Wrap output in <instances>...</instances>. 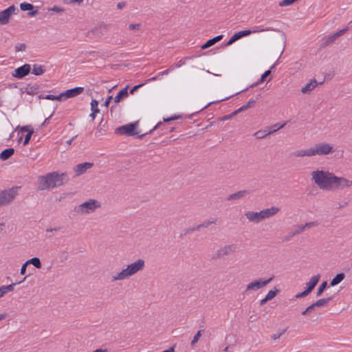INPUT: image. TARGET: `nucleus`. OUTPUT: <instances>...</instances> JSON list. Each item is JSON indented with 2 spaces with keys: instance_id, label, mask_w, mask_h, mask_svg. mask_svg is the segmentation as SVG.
Here are the masks:
<instances>
[{
  "instance_id": "f257e3e1",
  "label": "nucleus",
  "mask_w": 352,
  "mask_h": 352,
  "mask_svg": "<svg viewBox=\"0 0 352 352\" xmlns=\"http://www.w3.org/2000/svg\"><path fill=\"white\" fill-rule=\"evenodd\" d=\"M311 179L322 190H333L335 174L329 171L316 170L311 173Z\"/></svg>"
},
{
  "instance_id": "f03ea898",
  "label": "nucleus",
  "mask_w": 352,
  "mask_h": 352,
  "mask_svg": "<svg viewBox=\"0 0 352 352\" xmlns=\"http://www.w3.org/2000/svg\"><path fill=\"white\" fill-rule=\"evenodd\" d=\"M334 152L333 146L327 142L316 144L314 146L307 150H298L292 154L296 157H311L314 155H327Z\"/></svg>"
},
{
  "instance_id": "7ed1b4c3",
  "label": "nucleus",
  "mask_w": 352,
  "mask_h": 352,
  "mask_svg": "<svg viewBox=\"0 0 352 352\" xmlns=\"http://www.w3.org/2000/svg\"><path fill=\"white\" fill-rule=\"evenodd\" d=\"M66 177L65 173L58 174L56 172L48 173L45 176H40L38 177L39 188L41 190H45L60 186L64 184Z\"/></svg>"
},
{
  "instance_id": "20e7f679",
  "label": "nucleus",
  "mask_w": 352,
  "mask_h": 352,
  "mask_svg": "<svg viewBox=\"0 0 352 352\" xmlns=\"http://www.w3.org/2000/svg\"><path fill=\"white\" fill-rule=\"evenodd\" d=\"M145 262L143 259L139 258L135 262L128 265L126 268L123 269L121 272L116 275L111 277V281L122 280L129 278L134 275L138 272L144 269Z\"/></svg>"
},
{
  "instance_id": "39448f33",
  "label": "nucleus",
  "mask_w": 352,
  "mask_h": 352,
  "mask_svg": "<svg viewBox=\"0 0 352 352\" xmlns=\"http://www.w3.org/2000/svg\"><path fill=\"white\" fill-rule=\"evenodd\" d=\"M263 31H276V30L272 28H266L261 29L259 27H254L252 30H245L239 31V32L234 33L230 37V38L226 43V45L227 46L230 45L232 43H234V42H236V41H238L239 39H240L244 36H249L252 33L261 32Z\"/></svg>"
},
{
  "instance_id": "423d86ee",
  "label": "nucleus",
  "mask_w": 352,
  "mask_h": 352,
  "mask_svg": "<svg viewBox=\"0 0 352 352\" xmlns=\"http://www.w3.org/2000/svg\"><path fill=\"white\" fill-rule=\"evenodd\" d=\"M19 187L15 186L0 191V207L10 204L18 195Z\"/></svg>"
},
{
  "instance_id": "0eeeda50",
  "label": "nucleus",
  "mask_w": 352,
  "mask_h": 352,
  "mask_svg": "<svg viewBox=\"0 0 352 352\" xmlns=\"http://www.w3.org/2000/svg\"><path fill=\"white\" fill-rule=\"evenodd\" d=\"M139 122L136 121L127 124H124L117 127L115 129V133L124 135L126 136H133L138 135L139 132L137 131Z\"/></svg>"
},
{
  "instance_id": "6e6552de",
  "label": "nucleus",
  "mask_w": 352,
  "mask_h": 352,
  "mask_svg": "<svg viewBox=\"0 0 352 352\" xmlns=\"http://www.w3.org/2000/svg\"><path fill=\"white\" fill-rule=\"evenodd\" d=\"M274 276L272 275L270 278H269L267 280H264L262 279L254 280L252 281L251 283H250L247 285L245 292H248L250 290H254V291L258 290V289L265 287L267 284H269L274 279Z\"/></svg>"
},
{
  "instance_id": "1a4fd4ad",
  "label": "nucleus",
  "mask_w": 352,
  "mask_h": 352,
  "mask_svg": "<svg viewBox=\"0 0 352 352\" xmlns=\"http://www.w3.org/2000/svg\"><path fill=\"white\" fill-rule=\"evenodd\" d=\"M100 207L99 201L95 199H89L79 206L82 213H89L94 212L96 208Z\"/></svg>"
},
{
  "instance_id": "9d476101",
  "label": "nucleus",
  "mask_w": 352,
  "mask_h": 352,
  "mask_svg": "<svg viewBox=\"0 0 352 352\" xmlns=\"http://www.w3.org/2000/svg\"><path fill=\"white\" fill-rule=\"evenodd\" d=\"M352 186V181L344 177H338L335 175L333 190L349 188Z\"/></svg>"
},
{
  "instance_id": "9b49d317",
  "label": "nucleus",
  "mask_w": 352,
  "mask_h": 352,
  "mask_svg": "<svg viewBox=\"0 0 352 352\" xmlns=\"http://www.w3.org/2000/svg\"><path fill=\"white\" fill-rule=\"evenodd\" d=\"M31 70V67L29 64H25L16 69L12 73L14 78L21 79L29 74Z\"/></svg>"
},
{
  "instance_id": "f8f14e48",
  "label": "nucleus",
  "mask_w": 352,
  "mask_h": 352,
  "mask_svg": "<svg viewBox=\"0 0 352 352\" xmlns=\"http://www.w3.org/2000/svg\"><path fill=\"white\" fill-rule=\"evenodd\" d=\"M236 250V245H225L222 248H220L215 256H213V258H221L224 256L230 255V254L234 252Z\"/></svg>"
},
{
  "instance_id": "ddd939ff",
  "label": "nucleus",
  "mask_w": 352,
  "mask_h": 352,
  "mask_svg": "<svg viewBox=\"0 0 352 352\" xmlns=\"http://www.w3.org/2000/svg\"><path fill=\"white\" fill-rule=\"evenodd\" d=\"M84 90L83 87H76L72 89H67L63 92H62V96L63 100H65L68 98L75 97L81 93H82Z\"/></svg>"
},
{
  "instance_id": "4468645a",
  "label": "nucleus",
  "mask_w": 352,
  "mask_h": 352,
  "mask_svg": "<svg viewBox=\"0 0 352 352\" xmlns=\"http://www.w3.org/2000/svg\"><path fill=\"white\" fill-rule=\"evenodd\" d=\"M94 164L91 162H83L78 164L74 167L76 176H79L85 173L88 169L93 167Z\"/></svg>"
},
{
  "instance_id": "2eb2a0df",
  "label": "nucleus",
  "mask_w": 352,
  "mask_h": 352,
  "mask_svg": "<svg viewBox=\"0 0 352 352\" xmlns=\"http://www.w3.org/2000/svg\"><path fill=\"white\" fill-rule=\"evenodd\" d=\"M245 216L250 222H253L255 223H258L264 220L263 218L261 211H248L245 212Z\"/></svg>"
},
{
  "instance_id": "dca6fc26",
  "label": "nucleus",
  "mask_w": 352,
  "mask_h": 352,
  "mask_svg": "<svg viewBox=\"0 0 352 352\" xmlns=\"http://www.w3.org/2000/svg\"><path fill=\"white\" fill-rule=\"evenodd\" d=\"M318 225H319V223L317 221L306 223L305 225H298L297 226V228L292 233V236L302 233L307 228L309 229V228H311L312 227L318 226Z\"/></svg>"
},
{
  "instance_id": "f3484780",
  "label": "nucleus",
  "mask_w": 352,
  "mask_h": 352,
  "mask_svg": "<svg viewBox=\"0 0 352 352\" xmlns=\"http://www.w3.org/2000/svg\"><path fill=\"white\" fill-rule=\"evenodd\" d=\"M20 8L22 11H28V14L31 16H35L38 11L34 8V6L28 2H23L20 4Z\"/></svg>"
},
{
  "instance_id": "a211bd4d",
  "label": "nucleus",
  "mask_w": 352,
  "mask_h": 352,
  "mask_svg": "<svg viewBox=\"0 0 352 352\" xmlns=\"http://www.w3.org/2000/svg\"><path fill=\"white\" fill-rule=\"evenodd\" d=\"M280 209L278 207L272 206L270 208L263 209L261 211L263 219H268L279 212Z\"/></svg>"
},
{
  "instance_id": "6ab92c4d",
  "label": "nucleus",
  "mask_w": 352,
  "mask_h": 352,
  "mask_svg": "<svg viewBox=\"0 0 352 352\" xmlns=\"http://www.w3.org/2000/svg\"><path fill=\"white\" fill-rule=\"evenodd\" d=\"M320 278V274L315 275L311 278L309 281L306 284L305 289L310 294L314 287L316 286L318 283L319 282Z\"/></svg>"
},
{
  "instance_id": "aec40b11",
  "label": "nucleus",
  "mask_w": 352,
  "mask_h": 352,
  "mask_svg": "<svg viewBox=\"0 0 352 352\" xmlns=\"http://www.w3.org/2000/svg\"><path fill=\"white\" fill-rule=\"evenodd\" d=\"M27 276L24 277L22 281L18 283H14L8 285H3L0 287V298L3 297L8 292H12L14 289V286L16 284H21L23 281L26 279Z\"/></svg>"
},
{
  "instance_id": "412c9836",
  "label": "nucleus",
  "mask_w": 352,
  "mask_h": 352,
  "mask_svg": "<svg viewBox=\"0 0 352 352\" xmlns=\"http://www.w3.org/2000/svg\"><path fill=\"white\" fill-rule=\"evenodd\" d=\"M250 194V191H249V190H240V191H238L236 192H234L233 194L228 195L227 197V199L228 201L239 199H241V198L244 197L245 195H248Z\"/></svg>"
},
{
  "instance_id": "4be33fe9",
  "label": "nucleus",
  "mask_w": 352,
  "mask_h": 352,
  "mask_svg": "<svg viewBox=\"0 0 352 352\" xmlns=\"http://www.w3.org/2000/svg\"><path fill=\"white\" fill-rule=\"evenodd\" d=\"M129 87V85L125 86L123 89H122L115 96L114 102L116 103H118L121 101L124 98H126L129 95L128 89Z\"/></svg>"
},
{
  "instance_id": "5701e85b",
  "label": "nucleus",
  "mask_w": 352,
  "mask_h": 352,
  "mask_svg": "<svg viewBox=\"0 0 352 352\" xmlns=\"http://www.w3.org/2000/svg\"><path fill=\"white\" fill-rule=\"evenodd\" d=\"M223 36L222 34L218 35L217 36H214L208 41H207L202 46L201 49L204 50L208 47H211L212 45H214L216 43L220 41L223 38Z\"/></svg>"
},
{
  "instance_id": "b1692460",
  "label": "nucleus",
  "mask_w": 352,
  "mask_h": 352,
  "mask_svg": "<svg viewBox=\"0 0 352 352\" xmlns=\"http://www.w3.org/2000/svg\"><path fill=\"white\" fill-rule=\"evenodd\" d=\"M14 153V149L13 148H8L4 149L0 153V159L2 161L8 160Z\"/></svg>"
},
{
  "instance_id": "393cba45",
  "label": "nucleus",
  "mask_w": 352,
  "mask_h": 352,
  "mask_svg": "<svg viewBox=\"0 0 352 352\" xmlns=\"http://www.w3.org/2000/svg\"><path fill=\"white\" fill-rule=\"evenodd\" d=\"M345 278V274L343 272L337 274L330 282V286L334 287L341 283Z\"/></svg>"
},
{
  "instance_id": "a878e982",
  "label": "nucleus",
  "mask_w": 352,
  "mask_h": 352,
  "mask_svg": "<svg viewBox=\"0 0 352 352\" xmlns=\"http://www.w3.org/2000/svg\"><path fill=\"white\" fill-rule=\"evenodd\" d=\"M11 16L3 10L0 12V25H4L9 23Z\"/></svg>"
},
{
  "instance_id": "bb28decb",
  "label": "nucleus",
  "mask_w": 352,
  "mask_h": 352,
  "mask_svg": "<svg viewBox=\"0 0 352 352\" xmlns=\"http://www.w3.org/2000/svg\"><path fill=\"white\" fill-rule=\"evenodd\" d=\"M317 85V81L316 80H311L305 87L301 89V92L307 94L311 91Z\"/></svg>"
},
{
  "instance_id": "cd10ccee",
  "label": "nucleus",
  "mask_w": 352,
  "mask_h": 352,
  "mask_svg": "<svg viewBox=\"0 0 352 352\" xmlns=\"http://www.w3.org/2000/svg\"><path fill=\"white\" fill-rule=\"evenodd\" d=\"M45 72V66L43 65H34L32 68V73L36 76H39L43 74Z\"/></svg>"
},
{
  "instance_id": "c85d7f7f",
  "label": "nucleus",
  "mask_w": 352,
  "mask_h": 352,
  "mask_svg": "<svg viewBox=\"0 0 352 352\" xmlns=\"http://www.w3.org/2000/svg\"><path fill=\"white\" fill-rule=\"evenodd\" d=\"M40 98H44L47 100H58V101H63L62 93L60 94L58 96H54L52 94H48L45 96H39Z\"/></svg>"
},
{
  "instance_id": "c756f323",
  "label": "nucleus",
  "mask_w": 352,
  "mask_h": 352,
  "mask_svg": "<svg viewBox=\"0 0 352 352\" xmlns=\"http://www.w3.org/2000/svg\"><path fill=\"white\" fill-rule=\"evenodd\" d=\"M28 263L33 265L36 268L40 269L41 268V260L38 257H33L27 261Z\"/></svg>"
},
{
  "instance_id": "7c9ffc66",
  "label": "nucleus",
  "mask_w": 352,
  "mask_h": 352,
  "mask_svg": "<svg viewBox=\"0 0 352 352\" xmlns=\"http://www.w3.org/2000/svg\"><path fill=\"white\" fill-rule=\"evenodd\" d=\"M332 298L333 297L331 296L326 298H320L316 301L314 302V305L316 306V307L324 306L329 303L332 300Z\"/></svg>"
},
{
  "instance_id": "2f4dec72",
  "label": "nucleus",
  "mask_w": 352,
  "mask_h": 352,
  "mask_svg": "<svg viewBox=\"0 0 352 352\" xmlns=\"http://www.w3.org/2000/svg\"><path fill=\"white\" fill-rule=\"evenodd\" d=\"M272 133H273V131H269L267 132L266 131L260 130L256 131L254 135L256 139H263Z\"/></svg>"
},
{
  "instance_id": "473e14b6",
  "label": "nucleus",
  "mask_w": 352,
  "mask_h": 352,
  "mask_svg": "<svg viewBox=\"0 0 352 352\" xmlns=\"http://www.w3.org/2000/svg\"><path fill=\"white\" fill-rule=\"evenodd\" d=\"M217 222V219H209L208 221H204L202 223L199 224L196 226V229H198L199 230L202 228H208L209 226L212 224H214Z\"/></svg>"
},
{
  "instance_id": "72a5a7b5",
  "label": "nucleus",
  "mask_w": 352,
  "mask_h": 352,
  "mask_svg": "<svg viewBox=\"0 0 352 352\" xmlns=\"http://www.w3.org/2000/svg\"><path fill=\"white\" fill-rule=\"evenodd\" d=\"M338 38L336 34L334 33L332 35L327 36L324 42L322 44V47H325L331 43H333Z\"/></svg>"
},
{
  "instance_id": "f704fd0d",
  "label": "nucleus",
  "mask_w": 352,
  "mask_h": 352,
  "mask_svg": "<svg viewBox=\"0 0 352 352\" xmlns=\"http://www.w3.org/2000/svg\"><path fill=\"white\" fill-rule=\"evenodd\" d=\"M328 283L327 281H323L320 286L318 287L317 292H316V296L319 297L320 296L324 291L327 288Z\"/></svg>"
},
{
  "instance_id": "c9c22d12",
  "label": "nucleus",
  "mask_w": 352,
  "mask_h": 352,
  "mask_svg": "<svg viewBox=\"0 0 352 352\" xmlns=\"http://www.w3.org/2000/svg\"><path fill=\"white\" fill-rule=\"evenodd\" d=\"M278 292L279 289H278L276 287H274L273 289H271L265 296L266 300H270L273 299Z\"/></svg>"
},
{
  "instance_id": "e433bc0d",
  "label": "nucleus",
  "mask_w": 352,
  "mask_h": 352,
  "mask_svg": "<svg viewBox=\"0 0 352 352\" xmlns=\"http://www.w3.org/2000/svg\"><path fill=\"white\" fill-rule=\"evenodd\" d=\"M255 103H256V100L254 99H252V100H249L245 104L241 107L239 108V111H241L242 112L245 110H247L248 109H249L250 107L253 106Z\"/></svg>"
},
{
  "instance_id": "4c0bfd02",
  "label": "nucleus",
  "mask_w": 352,
  "mask_h": 352,
  "mask_svg": "<svg viewBox=\"0 0 352 352\" xmlns=\"http://www.w3.org/2000/svg\"><path fill=\"white\" fill-rule=\"evenodd\" d=\"M38 89V86L37 85H28L26 87V92L28 94H34L36 93V91Z\"/></svg>"
},
{
  "instance_id": "58836bf2",
  "label": "nucleus",
  "mask_w": 352,
  "mask_h": 352,
  "mask_svg": "<svg viewBox=\"0 0 352 352\" xmlns=\"http://www.w3.org/2000/svg\"><path fill=\"white\" fill-rule=\"evenodd\" d=\"M98 100L93 99L91 102V111H94L95 113H99L100 109L98 107Z\"/></svg>"
},
{
  "instance_id": "ea45409f",
  "label": "nucleus",
  "mask_w": 352,
  "mask_h": 352,
  "mask_svg": "<svg viewBox=\"0 0 352 352\" xmlns=\"http://www.w3.org/2000/svg\"><path fill=\"white\" fill-rule=\"evenodd\" d=\"M204 331V330H199L197 332V333L195 335L192 340L191 341V346H194L195 344L198 342V340H199L201 334H202V332Z\"/></svg>"
},
{
  "instance_id": "a19ab883",
  "label": "nucleus",
  "mask_w": 352,
  "mask_h": 352,
  "mask_svg": "<svg viewBox=\"0 0 352 352\" xmlns=\"http://www.w3.org/2000/svg\"><path fill=\"white\" fill-rule=\"evenodd\" d=\"M199 230L198 229H196V226L188 228L184 230V232L180 234V237L182 238L184 236H186L191 232H193L195 231Z\"/></svg>"
},
{
  "instance_id": "79ce46f5",
  "label": "nucleus",
  "mask_w": 352,
  "mask_h": 352,
  "mask_svg": "<svg viewBox=\"0 0 352 352\" xmlns=\"http://www.w3.org/2000/svg\"><path fill=\"white\" fill-rule=\"evenodd\" d=\"M162 124V122H158L151 130H150L148 133H145L144 134H142V135H138V138H140V139H142L146 134H150L153 131H154L155 130H156L157 128H159L160 126V125Z\"/></svg>"
},
{
  "instance_id": "37998d69",
  "label": "nucleus",
  "mask_w": 352,
  "mask_h": 352,
  "mask_svg": "<svg viewBox=\"0 0 352 352\" xmlns=\"http://www.w3.org/2000/svg\"><path fill=\"white\" fill-rule=\"evenodd\" d=\"M287 329H283L281 331H278L277 333H274L273 335L271 336V338L274 340H276L278 338H280V336L282 335H283L285 332H286Z\"/></svg>"
},
{
  "instance_id": "c03bdc74",
  "label": "nucleus",
  "mask_w": 352,
  "mask_h": 352,
  "mask_svg": "<svg viewBox=\"0 0 352 352\" xmlns=\"http://www.w3.org/2000/svg\"><path fill=\"white\" fill-rule=\"evenodd\" d=\"M33 133H34V130H31V131H29V133L26 134V135L25 136L23 143V146H25L29 144Z\"/></svg>"
},
{
  "instance_id": "a18cd8bd",
  "label": "nucleus",
  "mask_w": 352,
  "mask_h": 352,
  "mask_svg": "<svg viewBox=\"0 0 352 352\" xmlns=\"http://www.w3.org/2000/svg\"><path fill=\"white\" fill-rule=\"evenodd\" d=\"M102 30H105V28L98 27L93 29L91 32L97 36H100L103 34Z\"/></svg>"
},
{
  "instance_id": "49530a36",
  "label": "nucleus",
  "mask_w": 352,
  "mask_h": 352,
  "mask_svg": "<svg viewBox=\"0 0 352 352\" xmlns=\"http://www.w3.org/2000/svg\"><path fill=\"white\" fill-rule=\"evenodd\" d=\"M287 122H284L283 124L279 125L278 124H275L273 126H271L272 129L270 131H273V133L278 131L279 129L283 128L286 125Z\"/></svg>"
},
{
  "instance_id": "de8ad7c7",
  "label": "nucleus",
  "mask_w": 352,
  "mask_h": 352,
  "mask_svg": "<svg viewBox=\"0 0 352 352\" xmlns=\"http://www.w3.org/2000/svg\"><path fill=\"white\" fill-rule=\"evenodd\" d=\"M271 74V69L265 71L261 76L259 82H263Z\"/></svg>"
},
{
  "instance_id": "09e8293b",
  "label": "nucleus",
  "mask_w": 352,
  "mask_h": 352,
  "mask_svg": "<svg viewBox=\"0 0 352 352\" xmlns=\"http://www.w3.org/2000/svg\"><path fill=\"white\" fill-rule=\"evenodd\" d=\"M26 49V45L25 43H20L15 46V51L16 52L20 51H25Z\"/></svg>"
},
{
  "instance_id": "8fccbe9b",
  "label": "nucleus",
  "mask_w": 352,
  "mask_h": 352,
  "mask_svg": "<svg viewBox=\"0 0 352 352\" xmlns=\"http://www.w3.org/2000/svg\"><path fill=\"white\" fill-rule=\"evenodd\" d=\"M5 10L8 12V14H10V16H11L12 14H15L14 12L16 10V8L14 6V5H12L10 6H9L8 8L5 9Z\"/></svg>"
},
{
  "instance_id": "3c124183",
  "label": "nucleus",
  "mask_w": 352,
  "mask_h": 352,
  "mask_svg": "<svg viewBox=\"0 0 352 352\" xmlns=\"http://www.w3.org/2000/svg\"><path fill=\"white\" fill-rule=\"evenodd\" d=\"M181 118H182L181 116L175 115V116H173L167 118H164L163 120L165 122H168L170 121L175 120L179 119Z\"/></svg>"
},
{
  "instance_id": "603ef678",
  "label": "nucleus",
  "mask_w": 352,
  "mask_h": 352,
  "mask_svg": "<svg viewBox=\"0 0 352 352\" xmlns=\"http://www.w3.org/2000/svg\"><path fill=\"white\" fill-rule=\"evenodd\" d=\"M309 294V293L306 289H305L303 292L297 294L295 296V298H301L307 296Z\"/></svg>"
},
{
  "instance_id": "864d4df0",
  "label": "nucleus",
  "mask_w": 352,
  "mask_h": 352,
  "mask_svg": "<svg viewBox=\"0 0 352 352\" xmlns=\"http://www.w3.org/2000/svg\"><path fill=\"white\" fill-rule=\"evenodd\" d=\"M29 265V263H28V261H26L25 263H24L22 266H21V270H20V274L21 275H24L25 273H26V270H27V266Z\"/></svg>"
},
{
  "instance_id": "5fc2aeb1",
  "label": "nucleus",
  "mask_w": 352,
  "mask_h": 352,
  "mask_svg": "<svg viewBox=\"0 0 352 352\" xmlns=\"http://www.w3.org/2000/svg\"><path fill=\"white\" fill-rule=\"evenodd\" d=\"M31 130L34 129L30 126L28 125L23 126L20 128V131L21 132H27L28 133H29V131H31Z\"/></svg>"
},
{
  "instance_id": "6e6d98bb",
  "label": "nucleus",
  "mask_w": 352,
  "mask_h": 352,
  "mask_svg": "<svg viewBox=\"0 0 352 352\" xmlns=\"http://www.w3.org/2000/svg\"><path fill=\"white\" fill-rule=\"evenodd\" d=\"M68 257H69V253L67 251H63L60 253L61 261H66L68 259Z\"/></svg>"
},
{
  "instance_id": "4d7b16f0",
  "label": "nucleus",
  "mask_w": 352,
  "mask_h": 352,
  "mask_svg": "<svg viewBox=\"0 0 352 352\" xmlns=\"http://www.w3.org/2000/svg\"><path fill=\"white\" fill-rule=\"evenodd\" d=\"M349 28L346 27L345 28H343V29L339 30L338 32H336L335 34H336L337 37L338 38L339 36L344 34L346 32H347L349 30Z\"/></svg>"
},
{
  "instance_id": "13d9d810",
  "label": "nucleus",
  "mask_w": 352,
  "mask_h": 352,
  "mask_svg": "<svg viewBox=\"0 0 352 352\" xmlns=\"http://www.w3.org/2000/svg\"><path fill=\"white\" fill-rule=\"evenodd\" d=\"M113 99L112 96H109L104 102L103 103L102 106L105 107L106 108H108L111 100Z\"/></svg>"
},
{
  "instance_id": "bf43d9fd",
  "label": "nucleus",
  "mask_w": 352,
  "mask_h": 352,
  "mask_svg": "<svg viewBox=\"0 0 352 352\" xmlns=\"http://www.w3.org/2000/svg\"><path fill=\"white\" fill-rule=\"evenodd\" d=\"M141 26V24L140 23H135V24H130L129 25V28L131 30H139Z\"/></svg>"
},
{
  "instance_id": "052dcab7",
  "label": "nucleus",
  "mask_w": 352,
  "mask_h": 352,
  "mask_svg": "<svg viewBox=\"0 0 352 352\" xmlns=\"http://www.w3.org/2000/svg\"><path fill=\"white\" fill-rule=\"evenodd\" d=\"M143 85V84H139V85H135L133 86L131 90H130V94H133L135 93V91H136L140 87H141Z\"/></svg>"
},
{
  "instance_id": "680f3d73",
  "label": "nucleus",
  "mask_w": 352,
  "mask_h": 352,
  "mask_svg": "<svg viewBox=\"0 0 352 352\" xmlns=\"http://www.w3.org/2000/svg\"><path fill=\"white\" fill-rule=\"evenodd\" d=\"M50 10L54 11V12H64L65 9L62 8H59V7H58L56 6H54L53 8H52L50 9Z\"/></svg>"
},
{
  "instance_id": "e2e57ef3",
  "label": "nucleus",
  "mask_w": 352,
  "mask_h": 352,
  "mask_svg": "<svg viewBox=\"0 0 352 352\" xmlns=\"http://www.w3.org/2000/svg\"><path fill=\"white\" fill-rule=\"evenodd\" d=\"M52 116H53V113H51V114L49 116V117H48V118H47L44 120V122L41 124V127H43V126H45L46 124H48V120H49L52 117Z\"/></svg>"
},
{
  "instance_id": "0e129e2a",
  "label": "nucleus",
  "mask_w": 352,
  "mask_h": 352,
  "mask_svg": "<svg viewBox=\"0 0 352 352\" xmlns=\"http://www.w3.org/2000/svg\"><path fill=\"white\" fill-rule=\"evenodd\" d=\"M315 307H316V306L314 305V302L307 307V311L311 313L314 309Z\"/></svg>"
},
{
  "instance_id": "69168bd1",
  "label": "nucleus",
  "mask_w": 352,
  "mask_h": 352,
  "mask_svg": "<svg viewBox=\"0 0 352 352\" xmlns=\"http://www.w3.org/2000/svg\"><path fill=\"white\" fill-rule=\"evenodd\" d=\"M125 6H126V3H125V2H124V1L119 2V3L117 4V8H118V9H119V10H121V9H122Z\"/></svg>"
},
{
  "instance_id": "338daca9",
  "label": "nucleus",
  "mask_w": 352,
  "mask_h": 352,
  "mask_svg": "<svg viewBox=\"0 0 352 352\" xmlns=\"http://www.w3.org/2000/svg\"><path fill=\"white\" fill-rule=\"evenodd\" d=\"M93 352H108V349H98Z\"/></svg>"
},
{
  "instance_id": "774afa93",
  "label": "nucleus",
  "mask_w": 352,
  "mask_h": 352,
  "mask_svg": "<svg viewBox=\"0 0 352 352\" xmlns=\"http://www.w3.org/2000/svg\"><path fill=\"white\" fill-rule=\"evenodd\" d=\"M162 352H175L174 346H171L168 349L164 350Z\"/></svg>"
}]
</instances>
